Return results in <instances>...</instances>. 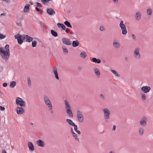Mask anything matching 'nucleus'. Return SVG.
Here are the masks:
<instances>
[{"instance_id": "bf43d9fd", "label": "nucleus", "mask_w": 153, "mask_h": 153, "mask_svg": "<svg viewBox=\"0 0 153 153\" xmlns=\"http://www.w3.org/2000/svg\"><path fill=\"white\" fill-rule=\"evenodd\" d=\"M36 10L38 11H40V10L38 7H36Z\"/></svg>"}, {"instance_id": "ddd939ff", "label": "nucleus", "mask_w": 153, "mask_h": 153, "mask_svg": "<svg viewBox=\"0 0 153 153\" xmlns=\"http://www.w3.org/2000/svg\"><path fill=\"white\" fill-rule=\"evenodd\" d=\"M47 13L50 15H53L55 13L54 10L51 8H48L46 9Z\"/></svg>"}, {"instance_id": "f257e3e1", "label": "nucleus", "mask_w": 153, "mask_h": 153, "mask_svg": "<svg viewBox=\"0 0 153 153\" xmlns=\"http://www.w3.org/2000/svg\"><path fill=\"white\" fill-rule=\"evenodd\" d=\"M9 47V45H6L5 47L6 49L5 51L3 48L0 47V55L2 58L5 59L6 61L9 59L10 56Z\"/></svg>"}, {"instance_id": "de8ad7c7", "label": "nucleus", "mask_w": 153, "mask_h": 153, "mask_svg": "<svg viewBox=\"0 0 153 153\" xmlns=\"http://www.w3.org/2000/svg\"><path fill=\"white\" fill-rule=\"evenodd\" d=\"M71 132L73 135L75 134V133L74 132L73 129L72 128H71Z\"/></svg>"}, {"instance_id": "2f4dec72", "label": "nucleus", "mask_w": 153, "mask_h": 153, "mask_svg": "<svg viewBox=\"0 0 153 153\" xmlns=\"http://www.w3.org/2000/svg\"><path fill=\"white\" fill-rule=\"evenodd\" d=\"M74 127L75 131L76 132L79 134H81L80 131L77 130V125H76Z\"/></svg>"}, {"instance_id": "39448f33", "label": "nucleus", "mask_w": 153, "mask_h": 153, "mask_svg": "<svg viewBox=\"0 0 153 153\" xmlns=\"http://www.w3.org/2000/svg\"><path fill=\"white\" fill-rule=\"evenodd\" d=\"M119 26L122 30V33L123 35H126L127 33V31L126 25L123 24V22L121 20L119 24Z\"/></svg>"}, {"instance_id": "69168bd1", "label": "nucleus", "mask_w": 153, "mask_h": 153, "mask_svg": "<svg viewBox=\"0 0 153 153\" xmlns=\"http://www.w3.org/2000/svg\"><path fill=\"white\" fill-rule=\"evenodd\" d=\"M109 153H115L114 152V151H110Z\"/></svg>"}, {"instance_id": "052dcab7", "label": "nucleus", "mask_w": 153, "mask_h": 153, "mask_svg": "<svg viewBox=\"0 0 153 153\" xmlns=\"http://www.w3.org/2000/svg\"><path fill=\"white\" fill-rule=\"evenodd\" d=\"M40 13L41 14H42V13L43 12V11L42 10H40V11H39Z\"/></svg>"}, {"instance_id": "13d9d810", "label": "nucleus", "mask_w": 153, "mask_h": 153, "mask_svg": "<svg viewBox=\"0 0 153 153\" xmlns=\"http://www.w3.org/2000/svg\"><path fill=\"white\" fill-rule=\"evenodd\" d=\"M2 153H7L4 149H2Z\"/></svg>"}, {"instance_id": "774afa93", "label": "nucleus", "mask_w": 153, "mask_h": 153, "mask_svg": "<svg viewBox=\"0 0 153 153\" xmlns=\"http://www.w3.org/2000/svg\"><path fill=\"white\" fill-rule=\"evenodd\" d=\"M125 59L126 61H128V59L127 57H125Z\"/></svg>"}, {"instance_id": "20e7f679", "label": "nucleus", "mask_w": 153, "mask_h": 153, "mask_svg": "<svg viewBox=\"0 0 153 153\" xmlns=\"http://www.w3.org/2000/svg\"><path fill=\"white\" fill-rule=\"evenodd\" d=\"M103 111L104 112L105 120V122H107L108 119L110 118V112L107 108L104 109Z\"/></svg>"}, {"instance_id": "5701e85b", "label": "nucleus", "mask_w": 153, "mask_h": 153, "mask_svg": "<svg viewBox=\"0 0 153 153\" xmlns=\"http://www.w3.org/2000/svg\"><path fill=\"white\" fill-rule=\"evenodd\" d=\"M92 60L93 62H95L98 64H100L101 62V60L100 59H97L95 57L92 59Z\"/></svg>"}, {"instance_id": "680f3d73", "label": "nucleus", "mask_w": 153, "mask_h": 153, "mask_svg": "<svg viewBox=\"0 0 153 153\" xmlns=\"http://www.w3.org/2000/svg\"><path fill=\"white\" fill-rule=\"evenodd\" d=\"M6 15L4 13H2L1 14V16H5Z\"/></svg>"}, {"instance_id": "4be33fe9", "label": "nucleus", "mask_w": 153, "mask_h": 153, "mask_svg": "<svg viewBox=\"0 0 153 153\" xmlns=\"http://www.w3.org/2000/svg\"><path fill=\"white\" fill-rule=\"evenodd\" d=\"M57 26L59 28L61 27L63 30H65L66 29L65 25L63 24L60 23H58Z\"/></svg>"}, {"instance_id": "3c124183", "label": "nucleus", "mask_w": 153, "mask_h": 153, "mask_svg": "<svg viewBox=\"0 0 153 153\" xmlns=\"http://www.w3.org/2000/svg\"><path fill=\"white\" fill-rule=\"evenodd\" d=\"M132 38L134 39V40L136 39V38L134 34L132 35Z\"/></svg>"}, {"instance_id": "bb28decb", "label": "nucleus", "mask_w": 153, "mask_h": 153, "mask_svg": "<svg viewBox=\"0 0 153 153\" xmlns=\"http://www.w3.org/2000/svg\"><path fill=\"white\" fill-rule=\"evenodd\" d=\"M64 24L68 27L70 28H72V26L71 25L70 22H68L67 21H66L65 22H64Z\"/></svg>"}, {"instance_id": "6e6552de", "label": "nucleus", "mask_w": 153, "mask_h": 153, "mask_svg": "<svg viewBox=\"0 0 153 153\" xmlns=\"http://www.w3.org/2000/svg\"><path fill=\"white\" fill-rule=\"evenodd\" d=\"M77 117L79 121L82 122L83 121L84 118L82 114V112L79 110L77 111Z\"/></svg>"}, {"instance_id": "ea45409f", "label": "nucleus", "mask_w": 153, "mask_h": 153, "mask_svg": "<svg viewBox=\"0 0 153 153\" xmlns=\"http://www.w3.org/2000/svg\"><path fill=\"white\" fill-rule=\"evenodd\" d=\"M73 136L74 137L75 139L76 140H79V138L77 137V135L75 133L74 134H73Z\"/></svg>"}, {"instance_id": "423d86ee", "label": "nucleus", "mask_w": 153, "mask_h": 153, "mask_svg": "<svg viewBox=\"0 0 153 153\" xmlns=\"http://www.w3.org/2000/svg\"><path fill=\"white\" fill-rule=\"evenodd\" d=\"M44 101L46 105L49 108V110H52V106L49 98L46 96H44Z\"/></svg>"}, {"instance_id": "f03ea898", "label": "nucleus", "mask_w": 153, "mask_h": 153, "mask_svg": "<svg viewBox=\"0 0 153 153\" xmlns=\"http://www.w3.org/2000/svg\"><path fill=\"white\" fill-rule=\"evenodd\" d=\"M65 105L66 112L67 113L68 116L71 118H73V114L68 102L66 100H65Z\"/></svg>"}, {"instance_id": "f3484780", "label": "nucleus", "mask_w": 153, "mask_h": 153, "mask_svg": "<svg viewBox=\"0 0 153 153\" xmlns=\"http://www.w3.org/2000/svg\"><path fill=\"white\" fill-rule=\"evenodd\" d=\"M66 122L68 123V124L73 126H74L76 125L74 123L72 120L70 119H67L66 120Z\"/></svg>"}, {"instance_id": "4c0bfd02", "label": "nucleus", "mask_w": 153, "mask_h": 153, "mask_svg": "<svg viewBox=\"0 0 153 153\" xmlns=\"http://www.w3.org/2000/svg\"><path fill=\"white\" fill-rule=\"evenodd\" d=\"M141 98L142 100H145L146 99V94H142L141 95Z\"/></svg>"}, {"instance_id": "9b49d317", "label": "nucleus", "mask_w": 153, "mask_h": 153, "mask_svg": "<svg viewBox=\"0 0 153 153\" xmlns=\"http://www.w3.org/2000/svg\"><path fill=\"white\" fill-rule=\"evenodd\" d=\"M141 89L144 93H147L150 91L151 88L150 87L146 86H143L141 88Z\"/></svg>"}, {"instance_id": "473e14b6", "label": "nucleus", "mask_w": 153, "mask_h": 153, "mask_svg": "<svg viewBox=\"0 0 153 153\" xmlns=\"http://www.w3.org/2000/svg\"><path fill=\"white\" fill-rule=\"evenodd\" d=\"M17 41L19 45H21L23 42V41L22 40L21 37H20L18 40Z\"/></svg>"}, {"instance_id": "6e6d98bb", "label": "nucleus", "mask_w": 153, "mask_h": 153, "mask_svg": "<svg viewBox=\"0 0 153 153\" xmlns=\"http://www.w3.org/2000/svg\"><path fill=\"white\" fill-rule=\"evenodd\" d=\"M116 126L115 125L113 126V128H112V130L113 131H115V130H116Z\"/></svg>"}, {"instance_id": "412c9836", "label": "nucleus", "mask_w": 153, "mask_h": 153, "mask_svg": "<svg viewBox=\"0 0 153 153\" xmlns=\"http://www.w3.org/2000/svg\"><path fill=\"white\" fill-rule=\"evenodd\" d=\"M113 46L114 48H118L120 47V45L118 42H114L113 43Z\"/></svg>"}, {"instance_id": "864d4df0", "label": "nucleus", "mask_w": 153, "mask_h": 153, "mask_svg": "<svg viewBox=\"0 0 153 153\" xmlns=\"http://www.w3.org/2000/svg\"><path fill=\"white\" fill-rule=\"evenodd\" d=\"M65 31L67 33H68L70 31V30L69 29L67 28L65 30Z\"/></svg>"}, {"instance_id": "a878e982", "label": "nucleus", "mask_w": 153, "mask_h": 153, "mask_svg": "<svg viewBox=\"0 0 153 153\" xmlns=\"http://www.w3.org/2000/svg\"><path fill=\"white\" fill-rule=\"evenodd\" d=\"M51 34L54 36L55 37H56L58 36V33H57L55 31L53 30H51Z\"/></svg>"}, {"instance_id": "7c9ffc66", "label": "nucleus", "mask_w": 153, "mask_h": 153, "mask_svg": "<svg viewBox=\"0 0 153 153\" xmlns=\"http://www.w3.org/2000/svg\"><path fill=\"white\" fill-rule=\"evenodd\" d=\"M62 48L63 51L64 53L65 54H67L68 52L67 49L64 46H63L62 47Z\"/></svg>"}, {"instance_id": "4468645a", "label": "nucleus", "mask_w": 153, "mask_h": 153, "mask_svg": "<svg viewBox=\"0 0 153 153\" xmlns=\"http://www.w3.org/2000/svg\"><path fill=\"white\" fill-rule=\"evenodd\" d=\"M53 72L54 73L55 78L56 79H57L59 80V77L58 76V74L57 72V69L56 67H54L53 68Z\"/></svg>"}, {"instance_id": "2eb2a0df", "label": "nucleus", "mask_w": 153, "mask_h": 153, "mask_svg": "<svg viewBox=\"0 0 153 153\" xmlns=\"http://www.w3.org/2000/svg\"><path fill=\"white\" fill-rule=\"evenodd\" d=\"M30 6V5L29 4H26L24 8V12L25 13H27L29 11Z\"/></svg>"}, {"instance_id": "5fc2aeb1", "label": "nucleus", "mask_w": 153, "mask_h": 153, "mask_svg": "<svg viewBox=\"0 0 153 153\" xmlns=\"http://www.w3.org/2000/svg\"><path fill=\"white\" fill-rule=\"evenodd\" d=\"M7 84L6 83H4L3 84V86L4 87H6L7 86Z\"/></svg>"}, {"instance_id": "a211bd4d", "label": "nucleus", "mask_w": 153, "mask_h": 153, "mask_svg": "<svg viewBox=\"0 0 153 153\" xmlns=\"http://www.w3.org/2000/svg\"><path fill=\"white\" fill-rule=\"evenodd\" d=\"M94 70L96 75L99 77H100V73L98 69L96 68L94 69Z\"/></svg>"}, {"instance_id": "f8f14e48", "label": "nucleus", "mask_w": 153, "mask_h": 153, "mask_svg": "<svg viewBox=\"0 0 153 153\" xmlns=\"http://www.w3.org/2000/svg\"><path fill=\"white\" fill-rule=\"evenodd\" d=\"M23 107H18L16 108L17 113L19 114H22L25 112V110Z\"/></svg>"}, {"instance_id": "0eeeda50", "label": "nucleus", "mask_w": 153, "mask_h": 153, "mask_svg": "<svg viewBox=\"0 0 153 153\" xmlns=\"http://www.w3.org/2000/svg\"><path fill=\"white\" fill-rule=\"evenodd\" d=\"M139 52L140 49L139 48H135L134 52V56L135 58L137 59H139L141 58Z\"/></svg>"}, {"instance_id": "79ce46f5", "label": "nucleus", "mask_w": 153, "mask_h": 153, "mask_svg": "<svg viewBox=\"0 0 153 153\" xmlns=\"http://www.w3.org/2000/svg\"><path fill=\"white\" fill-rule=\"evenodd\" d=\"M36 143H44V142L41 140H39L36 142Z\"/></svg>"}, {"instance_id": "09e8293b", "label": "nucleus", "mask_w": 153, "mask_h": 153, "mask_svg": "<svg viewBox=\"0 0 153 153\" xmlns=\"http://www.w3.org/2000/svg\"><path fill=\"white\" fill-rule=\"evenodd\" d=\"M42 2L43 3L45 4L46 2H48L47 0H41Z\"/></svg>"}, {"instance_id": "4d7b16f0", "label": "nucleus", "mask_w": 153, "mask_h": 153, "mask_svg": "<svg viewBox=\"0 0 153 153\" xmlns=\"http://www.w3.org/2000/svg\"><path fill=\"white\" fill-rule=\"evenodd\" d=\"M112 1L113 2L115 3H117L118 1V0H113Z\"/></svg>"}, {"instance_id": "1a4fd4ad", "label": "nucleus", "mask_w": 153, "mask_h": 153, "mask_svg": "<svg viewBox=\"0 0 153 153\" xmlns=\"http://www.w3.org/2000/svg\"><path fill=\"white\" fill-rule=\"evenodd\" d=\"M148 119L146 117H143L140 121V124L143 126H146V121Z\"/></svg>"}, {"instance_id": "393cba45", "label": "nucleus", "mask_w": 153, "mask_h": 153, "mask_svg": "<svg viewBox=\"0 0 153 153\" xmlns=\"http://www.w3.org/2000/svg\"><path fill=\"white\" fill-rule=\"evenodd\" d=\"M28 146L29 147V149L33 151L34 150V146L33 145V144H28Z\"/></svg>"}, {"instance_id": "603ef678", "label": "nucleus", "mask_w": 153, "mask_h": 153, "mask_svg": "<svg viewBox=\"0 0 153 153\" xmlns=\"http://www.w3.org/2000/svg\"><path fill=\"white\" fill-rule=\"evenodd\" d=\"M45 144H38L39 146L41 147H44L45 146Z\"/></svg>"}, {"instance_id": "58836bf2", "label": "nucleus", "mask_w": 153, "mask_h": 153, "mask_svg": "<svg viewBox=\"0 0 153 153\" xmlns=\"http://www.w3.org/2000/svg\"><path fill=\"white\" fill-rule=\"evenodd\" d=\"M5 35H4L0 33V39H4L6 37Z\"/></svg>"}, {"instance_id": "338daca9", "label": "nucleus", "mask_w": 153, "mask_h": 153, "mask_svg": "<svg viewBox=\"0 0 153 153\" xmlns=\"http://www.w3.org/2000/svg\"><path fill=\"white\" fill-rule=\"evenodd\" d=\"M81 68H81V67L79 66V67H78L79 69L81 70Z\"/></svg>"}, {"instance_id": "72a5a7b5", "label": "nucleus", "mask_w": 153, "mask_h": 153, "mask_svg": "<svg viewBox=\"0 0 153 153\" xmlns=\"http://www.w3.org/2000/svg\"><path fill=\"white\" fill-rule=\"evenodd\" d=\"M37 44V42L36 41H32V46L33 48L36 47V46Z\"/></svg>"}, {"instance_id": "c756f323", "label": "nucleus", "mask_w": 153, "mask_h": 153, "mask_svg": "<svg viewBox=\"0 0 153 153\" xmlns=\"http://www.w3.org/2000/svg\"><path fill=\"white\" fill-rule=\"evenodd\" d=\"M111 71L117 77H120V76L119 74L115 70H111Z\"/></svg>"}, {"instance_id": "f704fd0d", "label": "nucleus", "mask_w": 153, "mask_h": 153, "mask_svg": "<svg viewBox=\"0 0 153 153\" xmlns=\"http://www.w3.org/2000/svg\"><path fill=\"white\" fill-rule=\"evenodd\" d=\"M147 13L148 15H150L152 14V10L151 9H148L147 10Z\"/></svg>"}, {"instance_id": "c03bdc74", "label": "nucleus", "mask_w": 153, "mask_h": 153, "mask_svg": "<svg viewBox=\"0 0 153 153\" xmlns=\"http://www.w3.org/2000/svg\"><path fill=\"white\" fill-rule=\"evenodd\" d=\"M100 30L101 31H103L104 30H105V29H104V27L103 26L101 25L100 26Z\"/></svg>"}, {"instance_id": "7ed1b4c3", "label": "nucleus", "mask_w": 153, "mask_h": 153, "mask_svg": "<svg viewBox=\"0 0 153 153\" xmlns=\"http://www.w3.org/2000/svg\"><path fill=\"white\" fill-rule=\"evenodd\" d=\"M16 103L17 106L19 105L22 107H25L26 105L25 102L19 97L16 98Z\"/></svg>"}, {"instance_id": "aec40b11", "label": "nucleus", "mask_w": 153, "mask_h": 153, "mask_svg": "<svg viewBox=\"0 0 153 153\" xmlns=\"http://www.w3.org/2000/svg\"><path fill=\"white\" fill-rule=\"evenodd\" d=\"M135 18L137 20H138L141 18V14L139 12H137L135 15Z\"/></svg>"}, {"instance_id": "dca6fc26", "label": "nucleus", "mask_w": 153, "mask_h": 153, "mask_svg": "<svg viewBox=\"0 0 153 153\" xmlns=\"http://www.w3.org/2000/svg\"><path fill=\"white\" fill-rule=\"evenodd\" d=\"M79 45V41L77 40L73 41L72 42V45L74 47H76L78 46Z\"/></svg>"}, {"instance_id": "e2e57ef3", "label": "nucleus", "mask_w": 153, "mask_h": 153, "mask_svg": "<svg viewBox=\"0 0 153 153\" xmlns=\"http://www.w3.org/2000/svg\"><path fill=\"white\" fill-rule=\"evenodd\" d=\"M7 2L8 3L10 2V0H4Z\"/></svg>"}, {"instance_id": "c9c22d12", "label": "nucleus", "mask_w": 153, "mask_h": 153, "mask_svg": "<svg viewBox=\"0 0 153 153\" xmlns=\"http://www.w3.org/2000/svg\"><path fill=\"white\" fill-rule=\"evenodd\" d=\"M28 85L29 87H30L31 86V81L30 77H28L27 78Z\"/></svg>"}, {"instance_id": "37998d69", "label": "nucleus", "mask_w": 153, "mask_h": 153, "mask_svg": "<svg viewBox=\"0 0 153 153\" xmlns=\"http://www.w3.org/2000/svg\"><path fill=\"white\" fill-rule=\"evenodd\" d=\"M100 97L102 100H105V98L104 96L102 94H101L100 96Z\"/></svg>"}, {"instance_id": "6ab92c4d", "label": "nucleus", "mask_w": 153, "mask_h": 153, "mask_svg": "<svg viewBox=\"0 0 153 153\" xmlns=\"http://www.w3.org/2000/svg\"><path fill=\"white\" fill-rule=\"evenodd\" d=\"M26 40H25V42H30L31 41H32L33 39V38L32 37H30L27 35H26Z\"/></svg>"}, {"instance_id": "b1692460", "label": "nucleus", "mask_w": 153, "mask_h": 153, "mask_svg": "<svg viewBox=\"0 0 153 153\" xmlns=\"http://www.w3.org/2000/svg\"><path fill=\"white\" fill-rule=\"evenodd\" d=\"M87 56L86 53L85 52H82L80 54V56L83 59H85L86 58Z\"/></svg>"}, {"instance_id": "9d476101", "label": "nucleus", "mask_w": 153, "mask_h": 153, "mask_svg": "<svg viewBox=\"0 0 153 153\" xmlns=\"http://www.w3.org/2000/svg\"><path fill=\"white\" fill-rule=\"evenodd\" d=\"M62 43L68 45H71V42L70 39L66 38H63L62 39Z\"/></svg>"}, {"instance_id": "8fccbe9b", "label": "nucleus", "mask_w": 153, "mask_h": 153, "mask_svg": "<svg viewBox=\"0 0 153 153\" xmlns=\"http://www.w3.org/2000/svg\"><path fill=\"white\" fill-rule=\"evenodd\" d=\"M39 24L40 25L41 27H43V24L42 22L41 21H39Z\"/></svg>"}, {"instance_id": "a19ab883", "label": "nucleus", "mask_w": 153, "mask_h": 153, "mask_svg": "<svg viewBox=\"0 0 153 153\" xmlns=\"http://www.w3.org/2000/svg\"><path fill=\"white\" fill-rule=\"evenodd\" d=\"M21 38L22 40H25V39L26 40V35H24V36L21 35Z\"/></svg>"}, {"instance_id": "a18cd8bd", "label": "nucleus", "mask_w": 153, "mask_h": 153, "mask_svg": "<svg viewBox=\"0 0 153 153\" xmlns=\"http://www.w3.org/2000/svg\"><path fill=\"white\" fill-rule=\"evenodd\" d=\"M36 4L39 7H41L42 6V5L39 2H36Z\"/></svg>"}, {"instance_id": "e433bc0d", "label": "nucleus", "mask_w": 153, "mask_h": 153, "mask_svg": "<svg viewBox=\"0 0 153 153\" xmlns=\"http://www.w3.org/2000/svg\"><path fill=\"white\" fill-rule=\"evenodd\" d=\"M21 35H20L19 34H17L14 35L15 38L18 40L20 37H21Z\"/></svg>"}, {"instance_id": "0e129e2a", "label": "nucleus", "mask_w": 153, "mask_h": 153, "mask_svg": "<svg viewBox=\"0 0 153 153\" xmlns=\"http://www.w3.org/2000/svg\"><path fill=\"white\" fill-rule=\"evenodd\" d=\"M29 3H30V4L31 5H32L33 4V2L32 1H30L29 2Z\"/></svg>"}, {"instance_id": "cd10ccee", "label": "nucleus", "mask_w": 153, "mask_h": 153, "mask_svg": "<svg viewBox=\"0 0 153 153\" xmlns=\"http://www.w3.org/2000/svg\"><path fill=\"white\" fill-rule=\"evenodd\" d=\"M144 132V130L143 128H140L139 129V134L140 135H142L143 134Z\"/></svg>"}, {"instance_id": "c85d7f7f", "label": "nucleus", "mask_w": 153, "mask_h": 153, "mask_svg": "<svg viewBox=\"0 0 153 153\" xmlns=\"http://www.w3.org/2000/svg\"><path fill=\"white\" fill-rule=\"evenodd\" d=\"M16 83L15 81H12L10 83V87L11 88H14L16 85Z\"/></svg>"}, {"instance_id": "49530a36", "label": "nucleus", "mask_w": 153, "mask_h": 153, "mask_svg": "<svg viewBox=\"0 0 153 153\" xmlns=\"http://www.w3.org/2000/svg\"><path fill=\"white\" fill-rule=\"evenodd\" d=\"M5 108L4 107H2L1 106H0V109L2 111H3L5 110Z\"/></svg>"}]
</instances>
